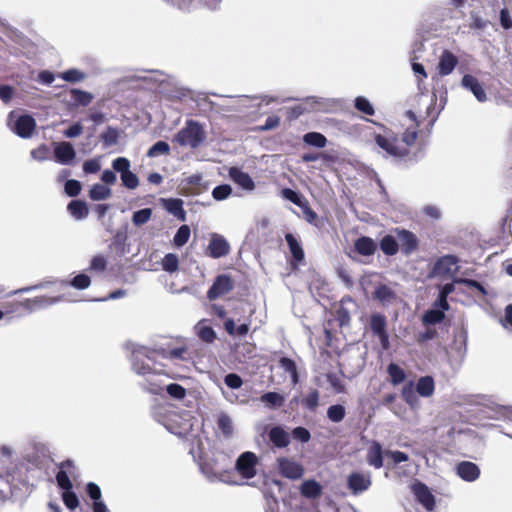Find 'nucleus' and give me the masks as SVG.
Segmentation results:
<instances>
[{
	"label": "nucleus",
	"instance_id": "nucleus-1",
	"mask_svg": "<svg viewBox=\"0 0 512 512\" xmlns=\"http://www.w3.org/2000/svg\"><path fill=\"white\" fill-rule=\"evenodd\" d=\"M406 115L411 120L415 121L416 125L413 128H407L402 133L400 139L391 131L387 132L385 135H374L375 143L388 155L398 159H403L409 156L410 148L416 143L418 138V128L420 123L416 121V114L413 111L408 110Z\"/></svg>",
	"mask_w": 512,
	"mask_h": 512
},
{
	"label": "nucleus",
	"instance_id": "nucleus-2",
	"mask_svg": "<svg viewBox=\"0 0 512 512\" xmlns=\"http://www.w3.org/2000/svg\"><path fill=\"white\" fill-rule=\"evenodd\" d=\"M58 472L55 479L57 486L62 490V501L69 510H75L79 506V499L76 493L72 490L73 484L71 477L75 478L77 475V467L71 459H66L58 464Z\"/></svg>",
	"mask_w": 512,
	"mask_h": 512
},
{
	"label": "nucleus",
	"instance_id": "nucleus-3",
	"mask_svg": "<svg viewBox=\"0 0 512 512\" xmlns=\"http://www.w3.org/2000/svg\"><path fill=\"white\" fill-rule=\"evenodd\" d=\"M206 139V132L203 126L194 120H188L185 126L179 130L175 136V141L180 146H189L196 149L201 146Z\"/></svg>",
	"mask_w": 512,
	"mask_h": 512
},
{
	"label": "nucleus",
	"instance_id": "nucleus-4",
	"mask_svg": "<svg viewBox=\"0 0 512 512\" xmlns=\"http://www.w3.org/2000/svg\"><path fill=\"white\" fill-rule=\"evenodd\" d=\"M63 300L62 296L59 297H48V296H37L34 298H28L23 301L13 302L9 305V308L6 310V313H21L25 312H33L39 310L41 308L52 305L58 301ZM5 312L0 310V320L3 318Z\"/></svg>",
	"mask_w": 512,
	"mask_h": 512
},
{
	"label": "nucleus",
	"instance_id": "nucleus-5",
	"mask_svg": "<svg viewBox=\"0 0 512 512\" xmlns=\"http://www.w3.org/2000/svg\"><path fill=\"white\" fill-rule=\"evenodd\" d=\"M15 116V111H11L8 115V125L11 130L21 138H30L36 128L35 119L31 115L24 114L17 117L14 123L11 124Z\"/></svg>",
	"mask_w": 512,
	"mask_h": 512
},
{
	"label": "nucleus",
	"instance_id": "nucleus-6",
	"mask_svg": "<svg viewBox=\"0 0 512 512\" xmlns=\"http://www.w3.org/2000/svg\"><path fill=\"white\" fill-rule=\"evenodd\" d=\"M346 485L350 493L358 496L372 486L371 472L353 471L347 476Z\"/></svg>",
	"mask_w": 512,
	"mask_h": 512
},
{
	"label": "nucleus",
	"instance_id": "nucleus-7",
	"mask_svg": "<svg viewBox=\"0 0 512 512\" xmlns=\"http://www.w3.org/2000/svg\"><path fill=\"white\" fill-rule=\"evenodd\" d=\"M258 457L254 452L246 451L239 455L235 470L244 479H252L257 474Z\"/></svg>",
	"mask_w": 512,
	"mask_h": 512
},
{
	"label": "nucleus",
	"instance_id": "nucleus-8",
	"mask_svg": "<svg viewBox=\"0 0 512 512\" xmlns=\"http://www.w3.org/2000/svg\"><path fill=\"white\" fill-rule=\"evenodd\" d=\"M131 163L126 157H118L112 161L114 171L120 173L123 186L128 189H135L139 185V179L136 174L130 170Z\"/></svg>",
	"mask_w": 512,
	"mask_h": 512
},
{
	"label": "nucleus",
	"instance_id": "nucleus-9",
	"mask_svg": "<svg viewBox=\"0 0 512 512\" xmlns=\"http://www.w3.org/2000/svg\"><path fill=\"white\" fill-rule=\"evenodd\" d=\"M370 329L379 338L383 350L390 348L389 334L387 332V320L383 314L374 313L370 317Z\"/></svg>",
	"mask_w": 512,
	"mask_h": 512
},
{
	"label": "nucleus",
	"instance_id": "nucleus-10",
	"mask_svg": "<svg viewBox=\"0 0 512 512\" xmlns=\"http://www.w3.org/2000/svg\"><path fill=\"white\" fill-rule=\"evenodd\" d=\"M234 289L233 279L226 274L218 275L212 286L207 291V298L210 301L216 300L221 296H224Z\"/></svg>",
	"mask_w": 512,
	"mask_h": 512
},
{
	"label": "nucleus",
	"instance_id": "nucleus-11",
	"mask_svg": "<svg viewBox=\"0 0 512 512\" xmlns=\"http://www.w3.org/2000/svg\"><path fill=\"white\" fill-rule=\"evenodd\" d=\"M229 252L230 245L228 241L222 235L213 233L206 248V254L211 258L217 259L228 255Z\"/></svg>",
	"mask_w": 512,
	"mask_h": 512
},
{
	"label": "nucleus",
	"instance_id": "nucleus-12",
	"mask_svg": "<svg viewBox=\"0 0 512 512\" xmlns=\"http://www.w3.org/2000/svg\"><path fill=\"white\" fill-rule=\"evenodd\" d=\"M206 189L203 184V177L201 174H193L180 183L181 194L185 196H196L201 194Z\"/></svg>",
	"mask_w": 512,
	"mask_h": 512
},
{
	"label": "nucleus",
	"instance_id": "nucleus-13",
	"mask_svg": "<svg viewBox=\"0 0 512 512\" xmlns=\"http://www.w3.org/2000/svg\"><path fill=\"white\" fill-rule=\"evenodd\" d=\"M395 233L397 234L399 248L405 255H410L418 248L419 241L416 235L406 229H395Z\"/></svg>",
	"mask_w": 512,
	"mask_h": 512
},
{
	"label": "nucleus",
	"instance_id": "nucleus-14",
	"mask_svg": "<svg viewBox=\"0 0 512 512\" xmlns=\"http://www.w3.org/2000/svg\"><path fill=\"white\" fill-rule=\"evenodd\" d=\"M278 468L282 476L288 479H299L304 474V468L299 463L288 458L278 459Z\"/></svg>",
	"mask_w": 512,
	"mask_h": 512
},
{
	"label": "nucleus",
	"instance_id": "nucleus-15",
	"mask_svg": "<svg viewBox=\"0 0 512 512\" xmlns=\"http://www.w3.org/2000/svg\"><path fill=\"white\" fill-rule=\"evenodd\" d=\"M458 258L454 255H444L437 259L433 266V273L438 276L450 275L457 271Z\"/></svg>",
	"mask_w": 512,
	"mask_h": 512
},
{
	"label": "nucleus",
	"instance_id": "nucleus-16",
	"mask_svg": "<svg viewBox=\"0 0 512 512\" xmlns=\"http://www.w3.org/2000/svg\"><path fill=\"white\" fill-rule=\"evenodd\" d=\"M377 243L368 236H360L353 243L352 251L364 257H370L377 251Z\"/></svg>",
	"mask_w": 512,
	"mask_h": 512
},
{
	"label": "nucleus",
	"instance_id": "nucleus-17",
	"mask_svg": "<svg viewBox=\"0 0 512 512\" xmlns=\"http://www.w3.org/2000/svg\"><path fill=\"white\" fill-rule=\"evenodd\" d=\"M462 86L470 90L479 102H485L487 100L486 92L475 76L470 74L464 75L462 78Z\"/></svg>",
	"mask_w": 512,
	"mask_h": 512
},
{
	"label": "nucleus",
	"instance_id": "nucleus-18",
	"mask_svg": "<svg viewBox=\"0 0 512 512\" xmlns=\"http://www.w3.org/2000/svg\"><path fill=\"white\" fill-rule=\"evenodd\" d=\"M458 64V58L449 50H444L439 58L438 73L447 76L453 72Z\"/></svg>",
	"mask_w": 512,
	"mask_h": 512
},
{
	"label": "nucleus",
	"instance_id": "nucleus-19",
	"mask_svg": "<svg viewBox=\"0 0 512 512\" xmlns=\"http://www.w3.org/2000/svg\"><path fill=\"white\" fill-rule=\"evenodd\" d=\"M383 455H385V452H383L381 444L377 441H372L367 449L366 461L375 469H380L384 464Z\"/></svg>",
	"mask_w": 512,
	"mask_h": 512
},
{
	"label": "nucleus",
	"instance_id": "nucleus-20",
	"mask_svg": "<svg viewBox=\"0 0 512 512\" xmlns=\"http://www.w3.org/2000/svg\"><path fill=\"white\" fill-rule=\"evenodd\" d=\"M457 474L467 482L475 481L480 476L479 467L470 461H463L457 465Z\"/></svg>",
	"mask_w": 512,
	"mask_h": 512
},
{
	"label": "nucleus",
	"instance_id": "nucleus-21",
	"mask_svg": "<svg viewBox=\"0 0 512 512\" xmlns=\"http://www.w3.org/2000/svg\"><path fill=\"white\" fill-rule=\"evenodd\" d=\"M54 156L57 162L69 164L76 156V152L69 142H61L54 148Z\"/></svg>",
	"mask_w": 512,
	"mask_h": 512
},
{
	"label": "nucleus",
	"instance_id": "nucleus-22",
	"mask_svg": "<svg viewBox=\"0 0 512 512\" xmlns=\"http://www.w3.org/2000/svg\"><path fill=\"white\" fill-rule=\"evenodd\" d=\"M229 176L237 185L245 190H253L255 188L254 181L250 175L238 167H231L229 169Z\"/></svg>",
	"mask_w": 512,
	"mask_h": 512
},
{
	"label": "nucleus",
	"instance_id": "nucleus-23",
	"mask_svg": "<svg viewBox=\"0 0 512 512\" xmlns=\"http://www.w3.org/2000/svg\"><path fill=\"white\" fill-rule=\"evenodd\" d=\"M268 438L277 448H285L290 444V436L281 426H274L268 432Z\"/></svg>",
	"mask_w": 512,
	"mask_h": 512
},
{
	"label": "nucleus",
	"instance_id": "nucleus-24",
	"mask_svg": "<svg viewBox=\"0 0 512 512\" xmlns=\"http://www.w3.org/2000/svg\"><path fill=\"white\" fill-rule=\"evenodd\" d=\"M418 501L429 511L435 507V498L425 484L420 483L415 489Z\"/></svg>",
	"mask_w": 512,
	"mask_h": 512
},
{
	"label": "nucleus",
	"instance_id": "nucleus-25",
	"mask_svg": "<svg viewBox=\"0 0 512 512\" xmlns=\"http://www.w3.org/2000/svg\"><path fill=\"white\" fill-rule=\"evenodd\" d=\"M374 298L380 303L386 305L397 300L396 292L385 284H380L375 288Z\"/></svg>",
	"mask_w": 512,
	"mask_h": 512
},
{
	"label": "nucleus",
	"instance_id": "nucleus-26",
	"mask_svg": "<svg viewBox=\"0 0 512 512\" xmlns=\"http://www.w3.org/2000/svg\"><path fill=\"white\" fill-rule=\"evenodd\" d=\"M285 240L289 247L290 253L292 254L293 259L296 262H301L304 260L305 254L304 250L298 241V239L292 233H286Z\"/></svg>",
	"mask_w": 512,
	"mask_h": 512
},
{
	"label": "nucleus",
	"instance_id": "nucleus-27",
	"mask_svg": "<svg viewBox=\"0 0 512 512\" xmlns=\"http://www.w3.org/2000/svg\"><path fill=\"white\" fill-rule=\"evenodd\" d=\"M435 390L434 379L431 376L420 377L416 383V391L422 397H430Z\"/></svg>",
	"mask_w": 512,
	"mask_h": 512
},
{
	"label": "nucleus",
	"instance_id": "nucleus-28",
	"mask_svg": "<svg viewBox=\"0 0 512 512\" xmlns=\"http://www.w3.org/2000/svg\"><path fill=\"white\" fill-rule=\"evenodd\" d=\"M301 494L309 499L318 498L322 494V486L315 480H306L301 485Z\"/></svg>",
	"mask_w": 512,
	"mask_h": 512
},
{
	"label": "nucleus",
	"instance_id": "nucleus-29",
	"mask_svg": "<svg viewBox=\"0 0 512 512\" xmlns=\"http://www.w3.org/2000/svg\"><path fill=\"white\" fill-rule=\"evenodd\" d=\"M197 336L206 343H212L216 339V332L214 329L206 324V320L200 321L195 326Z\"/></svg>",
	"mask_w": 512,
	"mask_h": 512
},
{
	"label": "nucleus",
	"instance_id": "nucleus-30",
	"mask_svg": "<svg viewBox=\"0 0 512 512\" xmlns=\"http://www.w3.org/2000/svg\"><path fill=\"white\" fill-rule=\"evenodd\" d=\"M67 210L73 217L79 220L86 218L89 213L87 204L82 200H72L68 204Z\"/></svg>",
	"mask_w": 512,
	"mask_h": 512
},
{
	"label": "nucleus",
	"instance_id": "nucleus-31",
	"mask_svg": "<svg viewBox=\"0 0 512 512\" xmlns=\"http://www.w3.org/2000/svg\"><path fill=\"white\" fill-rule=\"evenodd\" d=\"M304 216V219L311 225L322 228L324 226V221L321 219L317 213L310 207L309 202L306 201L300 207Z\"/></svg>",
	"mask_w": 512,
	"mask_h": 512
},
{
	"label": "nucleus",
	"instance_id": "nucleus-32",
	"mask_svg": "<svg viewBox=\"0 0 512 512\" xmlns=\"http://www.w3.org/2000/svg\"><path fill=\"white\" fill-rule=\"evenodd\" d=\"M279 367L282 368L286 373L290 374L291 381L296 385L299 381V375L297 365L295 361L288 357H281L279 359Z\"/></svg>",
	"mask_w": 512,
	"mask_h": 512
},
{
	"label": "nucleus",
	"instance_id": "nucleus-33",
	"mask_svg": "<svg viewBox=\"0 0 512 512\" xmlns=\"http://www.w3.org/2000/svg\"><path fill=\"white\" fill-rule=\"evenodd\" d=\"M381 251L387 256H393L399 251L398 241L392 235H385L379 243Z\"/></svg>",
	"mask_w": 512,
	"mask_h": 512
},
{
	"label": "nucleus",
	"instance_id": "nucleus-34",
	"mask_svg": "<svg viewBox=\"0 0 512 512\" xmlns=\"http://www.w3.org/2000/svg\"><path fill=\"white\" fill-rule=\"evenodd\" d=\"M224 329L230 336H246L249 332V323H243L236 327L232 318H228L224 322Z\"/></svg>",
	"mask_w": 512,
	"mask_h": 512
},
{
	"label": "nucleus",
	"instance_id": "nucleus-35",
	"mask_svg": "<svg viewBox=\"0 0 512 512\" xmlns=\"http://www.w3.org/2000/svg\"><path fill=\"white\" fill-rule=\"evenodd\" d=\"M260 401L267 407L275 409L284 405L285 398L277 392H267L260 397Z\"/></svg>",
	"mask_w": 512,
	"mask_h": 512
},
{
	"label": "nucleus",
	"instance_id": "nucleus-36",
	"mask_svg": "<svg viewBox=\"0 0 512 512\" xmlns=\"http://www.w3.org/2000/svg\"><path fill=\"white\" fill-rule=\"evenodd\" d=\"M112 192L109 187L104 184L96 183L89 190V198L93 201L108 199Z\"/></svg>",
	"mask_w": 512,
	"mask_h": 512
},
{
	"label": "nucleus",
	"instance_id": "nucleus-37",
	"mask_svg": "<svg viewBox=\"0 0 512 512\" xmlns=\"http://www.w3.org/2000/svg\"><path fill=\"white\" fill-rule=\"evenodd\" d=\"M303 142L309 146L324 148L327 144V138L319 132H308L303 136Z\"/></svg>",
	"mask_w": 512,
	"mask_h": 512
},
{
	"label": "nucleus",
	"instance_id": "nucleus-38",
	"mask_svg": "<svg viewBox=\"0 0 512 512\" xmlns=\"http://www.w3.org/2000/svg\"><path fill=\"white\" fill-rule=\"evenodd\" d=\"M445 318V313L439 309H429L422 316V323L426 326L441 323Z\"/></svg>",
	"mask_w": 512,
	"mask_h": 512
},
{
	"label": "nucleus",
	"instance_id": "nucleus-39",
	"mask_svg": "<svg viewBox=\"0 0 512 512\" xmlns=\"http://www.w3.org/2000/svg\"><path fill=\"white\" fill-rule=\"evenodd\" d=\"M70 95L71 100L80 106H88L93 100V95L90 92L80 89H72Z\"/></svg>",
	"mask_w": 512,
	"mask_h": 512
},
{
	"label": "nucleus",
	"instance_id": "nucleus-40",
	"mask_svg": "<svg viewBox=\"0 0 512 512\" xmlns=\"http://www.w3.org/2000/svg\"><path fill=\"white\" fill-rule=\"evenodd\" d=\"M387 373L393 385H398L402 383L406 378L405 371L398 364L395 363H390L388 365Z\"/></svg>",
	"mask_w": 512,
	"mask_h": 512
},
{
	"label": "nucleus",
	"instance_id": "nucleus-41",
	"mask_svg": "<svg viewBox=\"0 0 512 512\" xmlns=\"http://www.w3.org/2000/svg\"><path fill=\"white\" fill-rule=\"evenodd\" d=\"M133 370L139 375H147L154 372L152 366L140 357V352L134 355Z\"/></svg>",
	"mask_w": 512,
	"mask_h": 512
},
{
	"label": "nucleus",
	"instance_id": "nucleus-42",
	"mask_svg": "<svg viewBox=\"0 0 512 512\" xmlns=\"http://www.w3.org/2000/svg\"><path fill=\"white\" fill-rule=\"evenodd\" d=\"M100 139L107 147L116 145L119 139V131L117 128L108 126L107 129L101 133Z\"/></svg>",
	"mask_w": 512,
	"mask_h": 512
},
{
	"label": "nucleus",
	"instance_id": "nucleus-43",
	"mask_svg": "<svg viewBox=\"0 0 512 512\" xmlns=\"http://www.w3.org/2000/svg\"><path fill=\"white\" fill-rule=\"evenodd\" d=\"M162 268L164 271L174 273L179 268L178 256L174 253H168L162 259Z\"/></svg>",
	"mask_w": 512,
	"mask_h": 512
},
{
	"label": "nucleus",
	"instance_id": "nucleus-44",
	"mask_svg": "<svg viewBox=\"0 0 512 512\" xmlns=\"http://www.w3.org/2000/svg\"><path fill=\"white\" fill-rule=\"evenodd\" d=\"M281 196L292 202L293 204L297 205L298 207H301L303 203H305L307 200L298 192L290 189V188H283L280 192Z\"/></svg>",
	"mask_w": 512,
	"mask_h": 512
},
{
	"label": "nucleus",
	"instance_id": "nucleus-45",
	"mask_svg": "<svg viewBox=\"0 0 512 512\" xmlns=\"http://www.w3.org/2000/svg\"><path fill=\"white\" fill-rule=\"evenodd\" d=\"M346 415L344 406L340 404L331 405L327 410V417L334 423L341 422Z\"/></svg>",
	"mask_w": 512,
	"mask_h": 512
},
{
	"label": "nucleus",
	"instance_id": "nucleus-46",
	"mask_svg": "<svg viewBox=\"0 0 512 512\" xmlns=\"http://www.w3.org/2000/svg\"><path fill=\"white\" fill-rule=\"evenodd\" d=\"M190 237V228L188 225H182L178 228L176 234L174 235L173 242L177 247L184 246Z\"/></svg>",
	"mask_w": 512,
	"mask_h": 512
},
{
	"label": "nucleus",
	"instance_id": "nucleus-47",
	"mask_svg": "<svg viewBox=\"0 0 512 512\" xmlns=\"http://www.w3.org/2000/svg\"><path fill=\"white\" fill-rule=\"evenodd\" d=\"M301 404L306 409H308L310 411H314L318 407V404H319L318 390L313 389L312 391H310L308 395H306L304 398H302Z\"/></svg>",
	"mask_w": 512,
	"mask_h": 512
},
{
	"label": "nucleus",
	"instance_id": "nucleus-48",
	"mask_svg": "<svg viewBox=\"0 0 512 512\" xmlns=\"http://www.w3.org/2000/svg\"><path fill=\"white\" fill-rule=\"evenodd\" d=\"M152 216L151 208H144L138 211H135L132 215V222L135 226H141L147 223Z\"/></svg>",
	"mask_w": 512,
	"mask_h": 512
},
{
	"label": "nucleus",
	"instance_id": "nucleus-49",
	"mask_svg": "<svg viewBox=\"0 0 512 512\" xmlns=\"http://www.w3.org/2000/svg\"><path fill=\"white\" fill-rule=\"evenodd\" d=\"M355 108L366 115L372 116L375 113L372 104L363 96H359L355 99Z\"/></svg>",
	"mask_w": 512,
	"mask_h": 512
},
{
	"label": "nucleus",
	"instance_id": "nucleus-50",
	"mask_svg": "<svg viewBox=\"0 0 512 512\" xmlns=\"http://www.w3.org/2000/svg\"><path fill=\"white\" fill-rule=\"evenodd\" d=\"M218 428L226 436H230L233 432L232 420L227 414H221L217 419Z\"/></svg>",
	"mask_w": 512,
	"mask_h": 512
},
{
	"label": "nucleus",
	"instance_id": "nucleus-51",
	"mask_svg": "<svg viewBox=\"0 0 512 512\" xmlns=\"http://www.w3.org/2000/svg\"><path fill=\"white\" fill-rule=\"evenodd\" d=\"M169 151H170V146L167 142L158 141L149 148V150L147 152V156L155 157V156H158L161 154H167V153H169Z\"/></svg>",
	"mask_w": 512,
	"mask_h": 512
},
{
	"label": "nucleus",
	"instance_id": "nucleus-52",
	"mask_svg": "<svg viewBox=\"0 0 512 512\" xmlns=\"http://www.w3.org/2000/svg\"><path fill=\"white\" fill-rule=\"evenodd\" d=\"M166 391L174 399L182 400L186 396V389L177 383H171L167 385Z\"/></svg>",
	"mask_w": 512,
	"mask_h": 512
},
{
	"label": "nucleus",
	"instance_id": "nucleus-53",
	"mask_svg": "<svg viewBox=\"0 0 512 512\" xmlns=\"http://www.w3.org/2000/svg\"><path fill=\"white\" fill-rule=\"evenodd\" d=\"M231 193H232V188L227 184H223V185H218L213 189L212 196L215 200L221 201V200L228 198Z\"/></svg>",
	"mask_w": 512,
	"mask_h": 512
},
{
	"label": "nucleus",
	"instance_id": "nucleus-54",
	"mask_svg": "<svg viewBox=\"0 0 512 512\" xmlns=\"http://www.w3.org/2000/svg\"><path fill=\"white\" fill-rule=\"evenodd\" d=\"M438 336V332L435 328L428 327L425 331L419 332L416 335V342L420 345L426 343L429 340H433Z\"/></svg>",
	"mask_w": 512,
	"mask_h": 512
},
{
	"label": "nucleus",
	"instance_id": "nucleus-55",
	"mask_svg": "<svg viewBox=\"0 0 512 512\" xmlns=\"http://www.w3.org/2000/svg\"><path fill=\"white\" fill-rule=\"evenodd\" d=\"M454 283L464 284V285H466V286H468L470 288H474L477 291H479L482 295H486L487 294V291H486L485 287L480 282H478L477 280L468 279V278H458V279L454 280Z\"/></svg>",
	"mask_w": 512,
	"mask_h": 512
},
{
	"label": "nucleus",
	"instance_id": "nucleus-56",
	"mask_svg": "<svg viewBox=\"0 0 512 512\" xmlns=\"http://www.w3.org/2000/svg\"><path fill=\"white\" fill-rule=\"evenodd\" d=\"M65 193L70 197H76L81 192V183L78 180H67L64 186Z\"/></svg>",
	"mask_w": 512,
	"mask_h": 512
},
{
	"label": "nucleus",
	"instance_id": "nucleus-57",
	"mask_svg": "<svg viewBox=\"0 0 512 512\" xmlns=\"http://www.w3.org/2000/svg\"><path fill=\"white\" fill-rule=\"evenodd\" d=\"M90 284H91V279L86 274H78L71 281V285L74 288L79 289V290L88 288L90 286Z\"/></svg>",
	"mask_w": 512,
	"mask_h": 512
},
{
	"label": "nucleus",
	"instance_id": "nucleus-58",
	"mask_svg": "<svg viewBox=\"0 0 512 512\" xmlns=\"http://www.w3.org/2000/svg\"><path fill=\"white\" fill-rule=\"evenodd\" d=\"M225 384L231 389H239L242 384V378L236 373H229L224 378Z\"/></svg>",
	"mask_w": 512,
	"mask_h": 512
},
{
	"label": "nucleus",
	"instance_id": "nucleus-59",
	"mask_svg": "<svg viewBox=\"0 0 512 512\" xmlns=\"http://www.w3.org/2000/svg\"><path fill=\"white\" fill-rule=\"evenodd\" d=\"M61 77L67 82H79L84 79V74L77 69H69L63 72Z\"/></svg>",
	"mask_w": 512,
	"mask_h": 512
},
{
	"label": "nucleus",
	"instance_id": "nucleus-60",
	"mask_svg": "<svg viewBox=\"0 0 512 512\" xmlns=\"http://www.w3.org/2000/svg\"><path fill=\"white\" fill-rule=\"evenodd\" d=\"M100 169H101V164H100L99 159H97V158L86 160L83 163V171L87 174H95V173L99 172Z\"/></svg>",
	"mask_w": 512,
	"mask_h": 512
},
{
	"label": "nucleus",
	"instance_id": "nucleus-61",
	"mask_svg": "<svg viewBox=\"0 0 512 512\" xmlns=\"http://www.w3.org/2000/svg\"><path fill=\"white\" fill-rule=\"evenodd\" d=\"M183 202L180 199H170L167 204V209L172 214L178 216L182 215L184 217V210H183Z\"/></svg>",
	"mask_w": 512,
	"mask_h": 512
},
{
	"label": "nucleus",
	"instance_id": "nucleus-62",
	"mask_svg": "<svg viewBox=\"0 0 512 512\" xmlns=\"http://www.w3.org/2000/svg\"><path fill=\"white\" fill-rule=\"evenodd\" d=\"M292 436L294 439L301 441L302 443H306L310 440L311 434L308 429L304 427H296L292 430Z\"/></svg>",
	"mask_w": 512,
	"mask_h": 512
},
{
	"label": "nucleus",
	"instance_id": "nucleus-63",
	"mask_svg": "<svg viewBox=\"0 0 512 512\" xmlns=\"http://www.w3.org/2000/svg\"><path fill=\"white\" fill-rule=\"evenodd\" d=\"M280 125V117L276 115L269 116L265 123L259 126L257 129L259 131H269L277 128Z\"/></svg>",
	"mask_w": 512,
	"mask_h": 512
},
{
	"label": "nucleus",
	"instance_id": "nucleus-64",
	"mask_svg": "<svg viewBox=\"0 0 512 512\" xmlns=\"http://www.w3.org/2000/svg\"><path fill=\"white\" fill-rule=\"evenodd\" d=\"M385 455L391 458L394 464L406 462L409 459L408 455L402 451L386 450Z\"/></svg>",
	"mask_w": 512,
	"mask_h": 512
}]
</instances>
